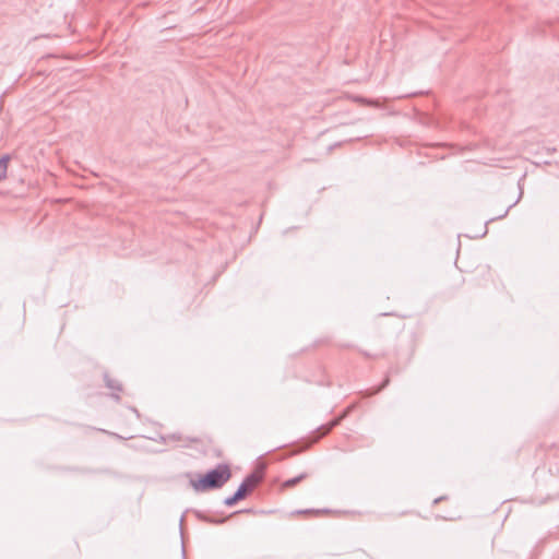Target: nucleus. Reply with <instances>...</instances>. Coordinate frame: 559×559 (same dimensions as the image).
I'll return each mask as SVG.
<instances>
[{
	"label": "nucleus",
	"mask_w": 559,
	"mask_h": 559,
	"mask_svg": "<svg viewBox=\"0 0 559 559\" xmlns=\"http://www.w3.org/2000/svg\"><path fill=\"white\" fill-rule=\"evenodd\" d=\"M231 478V471L228 464H218L215 468L199 474L198 478L190 479L191 487L200 491H209L222 488Z\"/></svg>",
	"instance_id": "obj_1"
},
{
	"label": "nucleus",
	"mask_w": 559,
	"mask_h": 559,
	"mask_svg": "<svg viewBox=\"0 0 559 559\" xmlns=\"http://www.w3.org/2000/svg\"><path fill=\"white\" fill-rule=\"evenodd\" d=\"M264 474L263 472L253 471L248 474L238 489L224 500V504L227 507H233L241 500L248 498L254 489L263 481Z\"/></svg>",
	"instance_id": "obj_2"
},
{
	"label": "nucleus",
	"mask_w": 559,
	"mask_h": 559,
	"mask_svg": "<svg viewBox=\"0 0 559 559\" xmlns=\"http://www.w3.org/2000/svg\"><path fill=\"white\" fill-rule=\"evenodd\" d=\"M195 518L204 523H207V524H214V525H221V524H224L227 520H229L230 518H234L238 514H241V513H249V514H257L258 512L254 510V509H243V510H239V511H235L233 512L231 514H229L228 516H225V518H213V516H210L207 514H205L204 512L202 511H199V510H195L193 511Z\"/></svg>",
	"instance_id": "obj_3"
},
{
	"label": "nucleus",
	"mask_w": 559,
	"mask_h": 559,
	"mask_svg": "<svg viewBox=\"0 0 559 559\" xmlns=\"http://www.w3.org/2000/svg\"><path fill=\"white\" fill-rule=\"evenodd\" d=\"M350 409H352V407L346 408V409L344 411V413H343L341 416H338V417H336V418L332 419V420H331L329 424H326V425H322V426H320V427L318 428V430H317V431H318V433H319V436L314 439V441H313V442H317L320 438H322V437H324V436L329 435V433L332 431V429H333V428H335L336 426H338V425L341 424V421H342V420L347 416V414L349 413V411H350Z\"/></svg>",
	"instance_id": "obj_4"
},
{
	"label": "nucleus",
	"mask_w": 559,
	"mask_h": 559,
	"mask_svg": "<svg viewBox=\"0 0 559 559\" xmlns=\"http://www.w3.org/2000/svg\"><path fill=\"white\" fill-rule=\"evenodd\" d=\"M491 281V273L485 269L476 271V273L472 277V283L475 287H486L487 284Z\"/></svg>",
	"instance_id": "obj_5"
},
{
	"label": "nucleus",
	"mask_w": 559,
	"mask_h": 559,
	"mask_svg": "<svg viewBox=\"0 0 559 559\" xmlns=\"http://www.w3.org/2000/svg\"><path fill=\"white\" fill-rule=\"evenodd\" d=\"M391 373H392V369H389L384 376V379L383 381L381 382L380 385L376 386V388H372V389H369L367 391H365L362 393V397H370V396H373V395H377L378 393H380L383 389H385L390 382H391Z\"/></svg>",
	"instance_id": "obj_6"
},
{
	"label": "nucleus",
	"mask_w": 559,
	"mask_h": 559,
	"mask_svg": "<svg viewBox=\"0 0 559 559\" xmlns=\"http://www.w3.org/2000/svg\"><path fill=\"white\" fill-rule=\"evenodd\" d=\"M105 384L108 389L112 390V397L116 399V401H120L119 393L122 391V384L116 380L112 379L107 372L104 374Z\"/></svg>",
	"instance_id": "obj_7"
},
{
	"label": "nucleus",
	"mask_w": 559,
	"mask_h": 559,
	"mask_svg": "<svg viewBox=\"0 0 559 559\" xmlns=\"http://www.w3.org/2000/svg\"><path fill=\"white\" fill-rule=\"evenodd\" d=\"M307 477H308L307 473H301L296 477L289 478L282 484V489H290V488L295 487L296 485H298L299 483H301Z\"/></svg>",
	"instance_id": "obj_8"
},
{
	"label": "nucleus",
	"mask_w": 559,
	"mask_h": 559,
	"mask_svg": "<svg viewBox=\"0 0 559 559\" xmlns=\"http://www.w3.org/2000/svg\"><path fill=\"white\" fill-rule=\"evenodd\" d=\"M10 162V156L4 155L0 158V181L7 178L8 165Z\"/></svg>",
	"instance_id": "obj_9"
},
{
	"label": "nucleus",
	"mask_w": 559,
	"mask_h": 559,
	"mask_svg": "<svg viewBox=\"0 0 559 559\" xmlns=\"http://www.w3.org/2000/svg\"><path fill=\"white\" fill-rule=\"evenodd\" d=\"M353 100L364 106H378V103L373 99H368L361 96H354Z\"/></svg>",
	"instance_id": "obj_10"
},
{
	"label": "nucleus",
	"mask_w": 559,
	"mask_h": 559,
	"mask_svg": "<svg viewBox=\"0 0 559 559\" xmlns=\"http://www.w3.org/2000/svg\"><path fill=\"white\" fill-rule=\"evenodd\" d=\"M359 353L365 357V358H378V357H385V354H381V355H371L370 353L366 352V350H362V349H359Z\"/></svg>",
	"instance_id": "obj_11"
},
{
	"label": "nucleus",
	"mask_w": 559,
	"mask_h": 559,
	"mask_svg": "<svg viewBox=\"0 0 559 559\" xmlns=\"http://www.w3.org/2000/svg\"><path fill=\"white\" fill-rule=\"evenodd\" d=\"M512 206H513V204H510V205L506 209V211H504L502 214L498 215L497 217H492V218H490V221H489V222H492V221L498 219V218H503V217H506V216L508 215V213H509V210H510Z\"/></svg>",
	"instance_id": "obj_12"
},
{
	"label": "nucleus",
	"mask_w": 559,
	"mask_h": 559,
	"mask_svg": "<svg viewBox=\"0 0 559 559\" xmlns=\"http://www.w3.org/2000/svg\"><path fill=\"white\" fill-rule=\"evenodd\" d=\"M329 343H330V341L328 338H322V340L316 341L314 346L319 347V346L328 345Z\"/></svg>",
	"instance_id": "obj_13"
},
{
	"label": "nucleus",
	"mask_w": 559,
	"mask_h": 559,
	"mask_svg": "<svg viewBox=\"0 0 559 559\" xmlns=\"http://www.w3.org/2000/svg\"><path fill=\"white\" fill-rule=\"evenodd\" d=\"M298 514H310V513H319V511L314 510H299L297 511Z\"/></svg>",
	"instance_id": "obj_14"
},
{
	"label": "nucleus",
	"mask_w": 559,
	"mask_h": 559,
	"mask_svg": "<svg viewBox=\"0 0 559 559\" xmlns=\"http://www.w3.org/2000/svg\"><path fill=\"white\" fill-rule=\"evenodd\" d=\"M445 499H447V497H444V496L439 497V498H436V499L433 500V504H438L439 502H442V500H445Z\"/></svg>",
	"instance_id": "obj_15"
},
{
	"label": "nucleus",
	"mask_w": 559,
	"mask_h": 559,
	"mask_svg": "<svg viewBox=\"0 0 559 559\" xmlns=\"http://www.w3.org/2000/svg\"><path fill=\"white\" fill-rule=\"evenodd\" d=\"M342 347H343V348H350V347H352V345H343Z\"/></svg>",
	"instance_id": "obj_16"
}]
</instances>
